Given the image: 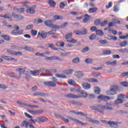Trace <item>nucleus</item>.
<instances>
[{
  "label": "nucleus",
  "instance_id": "21",
  "mask_svg": "<svg viewBox=\"0 0 128 128\" xmlns=\"http://www.w3.org/2000/svg\"><path fill=\"white\" fill-rule=\"evenodd\" d=\"M116 62H118L116 60H114L112 62L110 61H108L106 63V66H116Z\"/></svg>",
  "mask_w": 128,
  "mask_h": 128
},
{
  "label": "nucleus",
  "instance_id": "4",
  "mask_svg": "<svg viewBox=\"0 0 128 128\" xmlns=\"http://www.w3.org/2000/svg\"><path fill=\"white\" fill-rule=\"evenodd\" d=\"M105 124H108L110 126V128H118V122H114V121H104Z\"/></svg>",
  "mask_w": 128,
  "mask_h": 128
},
{
  "label": "nucleus",
  "instance_id": "44",
  "mask_svg": "<svg viewBox=\"0 0 128 128\" xmlns=\"http://www.w3.org/2000/svg\"><path fill=\"white\" fill-rule=\"evenodd\" d=\"M27 106L31 108H38V106L36 105H30V104H27Z\"/></svg>",
  "mask_w": 128,
  "mask_h": 128
},
{
  "label": "nucleus",
  "instance_id": "56",
  "mask_svg": "<svg viewBox=\"0 0 128 128\" xmlns=\"http://www.w3.org/2000/svg\"><path fill=\"white\" fill-rule=\"evenodd\" d=\"M114 12H118L120 10V6H114Z\"/></svg>",
  "mask_w": 128,
  "mask_h": 128
},
{
  "label": "nucleus",
  "instance_id": "10",
  "mask_svg": "<svg viewBox=\"0 0 128 128\" xmlns=\"http://www.w3.org/2000/svg\"><path fill=\"white\" fill-rule=\"evenodd\" d=\"M21 50H24L26 52H34V49L30 46H24L21 47Z\"/></svg>",
  "mask_w": 128,
  "mask_h": 128
},
{
  "label": "nucleus",
  "instance_id": "52",
  "mask_svg": "<svg viewBox=\"0 0 128 128\" xmlns=\"http://www.w3.org/2000/svg\"><path fill=\"white\" fill-rule=\"evenodd\" d=\"M85 62L86 64H92V60L90 58H88L85 60Z\"/></svg>",
  "mask_w": 128,
  "mask_h": 128
},
{
  "label": "nucleus",
  "instance_id": "27",
  "mask_svg": "<svg viewBox=\"0 0 128 128\" xmlns=\"http://www.w3.org/2000/svg\"><path fill=\"white\" fill-rule=\"evenodd\" d=\"M70 103L72 104H74L75 106H82V103L74 100H72L70 102Z\"/></svg>",
  "mask_w": 128,
  "mask_h": 128
},
{
  "label": "nucleus",
  "instance_id": "33",
  "mask_svg": "<svg viewBox=\"0 0 128 128\" xmlns=\"http://www.w3.org/2000/svg\"><path fill=\"white\" fill-rule=\"evenodd\" d=\"M52 22V20H47L44 21V24L45 26H46L50 27V24Z\"/></svg>",
  "mask_w": 128,
  "mask_h": 128
},
{
  "label": "nucleus",
  "instance_id": "42",
  "mask_svg": "<svg viewBox=\"0 0 128 128\" xmlns=\"http://www.w3.org/2000/svg\"><path fill=\"white\" fill-rule=\"evenodd\" d=\"M98 10V8H90L89 9V12H96Z\"/></svg>",
  "mask_w": 128,
  "mask_h": 128
},
{
  "label": "nucleus",
  "instance_id": "46",
  "mask_svg": "<svg viewBox=\"0 0 128 128\" xmlns=\"http://www.w3.org/2000/svg\"><path fill=\"white\" fill-rule=\"evenodd\" d=\"M17 104H19V106H28V104L22 103V102L18 101Z\"/></svg>",
  "mask_w": 128,
  "mask_h": 128
},
{
  "label": "nucleus",
  "instance_id": "8",
  "mask_svg": "<svg viewBox=\"0 0 128 128\" xmlns=\"http://www.w3.org/2000/svg\"><path fill=\"white\" fill-rule=\"evenodd\" d=\"M46 120H48V118L42 116L38 117L36 119V122H38V124H42V122H46Z\"/></svg>",
  "mask_w": 128,
  "mask_h": 128
},
{
  "label": "nucleus",
  "instance_id": "49",
  "mask_svg": "<svg viewBox=\"0 0 128 128\" xmlns=\"http://www.w3.org/2000/svg\"><path fill=\"white\" fill-rule=\"evenodd\" d=\"M89 38L90 40H96V34H92L90 36Z\"/></svg>",
  "mask_w": 128,
  "mask_h": 128
},
{
  "label": "nucleus",
  "instance_id": "29",
  "mask_svg": "<svg viewBox=\"0 0 128 128\" xmlns=\"http://www.w3.org/2000/svg\"><path fill=\"white\" fill-rule=\"evenodd\" d=\"M96 34L98 36H102L104 34V32L100 30H96Z\"/></svg>",
  "mask_w": 128,
  "mask_h": 128
},
{
  "label": "nucleus",
  "instance_id": "31",
  "mask_svg": "<svg viewBox=\"0 0 128 128\" xmlns=\"http://www.w3.org/2000/svg\"><path fill=\"white\" fill-rule=\"evenodd\" d=\"M53 18H54V20H62V16H58V15H55V16H54Z\"/></svg>",
  "mask_w": 128,
  "mask_h": 128
},
{
  "label": "nucleus",
  "instance_id": "20",
  "mask_svg": "<svg viewBox=\"0 0 128 128\" xmlns=\"http://www.w3.org/2000/svg\"><path fill=\"white\" fill-rule=\"evenodd\" d=\"M2 58L6 60H14V62H16V59L10 56H2Z\"/></svg>",
  "mask_w": 128,
  "mask_h": 128
},
{
  "label": "nucleus",
  "instance_id": "23",
  "mask_svg": "<svg viewBox=\"0 0 128 128\" xmlns=\"http://www.w3.org/2000/svg\"><path fill=\"white\" fill-rule=\"evenodd\" d=\"M80 94H82V96H80L78 95V96H80V98H88V93H86V92L84 91V90H82L80 92Z\"/></svg>",
  "mask_w": 128,
  "mask_h": 128
},
{
  "label": "nucleus",
  "instance_id": "26",
  "mask_svg": "<svg viewBox=\"0 0 128 128\" xmlns=\"http://www.w3.org/2000/svg\"><path fill=\"white\" fill-rule=\"evenodd\" d=\"M72 32L68 33L66 36V40L68 42H70V40H72Z\"/></svg>",
  "mask_w": 128,
  "mask_h": 128
},
{
  "label": "nucleus",
  "instance_id": "24",
  "mask_svg": "<svg viewBox=\"0 0 128 128\" xmlns=\"http://www.w3.org/2000/svg\"><path fill=\"white\" fill-rule=\"evenodd\" d=\"M49 28L55 30H60V26L54 24L52 23H51V24H50Z\"/></svg>",
  "mask_w": 128,
  "mask_h": 128
},
{
  "label": "nucleus",
  "instance_id": "3",
  "mask_svg": "<svg viewBox=\"0 0 128 128\" xmlns=\"http://www.w3.org/2000/svg\"><path fill=\"white\" fill-rule=\"evenodd\" d=\"M118 90V87L116 86H112L110 87V91H107L106 94H108V96H112L114 94H112V92H116Z\"/></svg>",
  "mask_w": 128,
  "mask_h": 128
},
{
  "label": "nucleus",
  "instance_id": "58",
  "mask_svg": "<svg viewBox=\"0 0 128 128\" xmlns=\"http://www.w3.org/2000/svg\"><path fill=\"white\" fill-rule=\"evenodd\" d=\"M74 34H77L78 36H82V32L80 30H77L75 31Z\"/></svg>",
  "mask_w": 128,
  "mask_h": 128
},
{
  "label": "nucleus",
  "instance_id": "43",
  "mask_svg": "<svg viewBox=\"0 0 128 128\" xmlns=\"http://www.w3.org/2000/svg\"><path fill=\"white\" fill-rule=\"evenodd\" d=\"M68 84L70 86H74L76 84V82L72 80H68Z\"/></svg>",
  "mask_w": 128,
  "mask_h": 128
},
{
  "label": "nucleus",
  "instance_id": "17",
  "mask_svg": "<svg viewBox=\"0 0 128 128\" xmlns=\"http://www.w3.org/2000/svg\"><path fill=\"white\" fill-rule=\"evenodd\" d=\"M22 32H24L23 30H20L19 31H16V30H13L11 33L14 36H20V34H22Z\"/></svg>",
  "mask_w": 128,
  "mask_h": 128
},
{
  "label": "nucleus",
  "instance_id": "48",
  "mask_svg": "<svg viewBox=\"0 0 128 128\" xmlns=\"http://www.w3.org/2000/svg\"><path fill=\"white\" fill-rule=\"evenodd\" d=\"M24 8H21L18 9V14H22V12H24Z\"/></svg>",
  "mask_w": 128,
  "mask_h": 128
},
{
  "label": "nucleus",
  "instance_id": "54",
  "mask_svg": "<svg viewBox=\"0 0 128 128\" xmlns=\"http://www.w3.org/2000/svg\"><path fill=\"white\" fill-rule=\"evenodd\" d=\"M94 92H95V94H98L100 92V88H98V87H96L95 88Z\"/></svg>",
  "mask_w": 128,
  "mask_h": 128
},
{
  "label": "nucleus",
  "instance_id": "1",
  "mask_svg": "<svg viewBox=\"0 0 128 128\" xmlns=\"http://www.w3.org/2000/svg\"><path fill=\"white\" fill-rule=\"evenodd\" d=\"M90 108L94 110H98V112H100V114H104V110H99L98 108H102V110H114V108L112 106L102 104L98 105V107H96V106H91Z\"/></svg>",
  "mask_w": 128,
  "mask_h": 128
},
{
  "label": "nucleus",
  "instance_id": "47",
  "mask_svg": "<svg viewBox=\"0 0 128 128\" xmlns=\"http://www.w3.org/2000/svg\"><path fill=\"white\" fill-rule=\"evenodd\" d=\"M72 62L74 64H78V62H80V58H78V57L72 60Z\"/></svg>",
  "mask_w": 128,
  "mask_h": 128
},
{
  "label": "nucleus",
  "instance_id": "13",
  "mask_svg": "<svg viewBox=\"0 0 128 128\" xmlns=\"http://www.w3.org/2000/svg\"><path fill=\"white\" fill-rule=\"evenodd\" d=\"M46 60H62V59L60 57L56 56L47 57Z\"/></svg>",
  "mask_w": 128,
  "mask_h": 128
},
{
  "label": "nucleus",
  "instance_id": "22",
  "mask_svg": "<svg viewBox=\"0 0 128 128\" xmlns=\"http://www.w3.org/2000/svg\"><path fill=\"white\" fill-rule=\"evenodd\" d=\"M86 82H98V79L94 78H90L85 80Z\"/></svg>",
  "mask_w": 128,
  "mask_h": 128
},
{
  "label": "nucleus",
  "instance_id": "41",
  "mask_svg": "<svg viewBox=\"0 0 128 128\" xmlns=\"http://www.w3.org/2000/svg\"><path fill=\"white\" fill-rule=\"evenodd\" d=\"M120 84L122 86H124L125 88H128V82L126 81L121 82Z\"/></svg>",
  "mask_w": 128,
  "mask_h": 128
},
{
  "label": "nucleus",
  "instance_id": "5",
  "mask_svg": "<svg viewBox=\"0 0 128 128\" xmlns=\"http://www.w3.org/2000/svg\"><path fill=\"white\" fill-rule=\"evenodd\" d=\"M68 118H69L72 122H76V124H82V126H84L86 124H88V123H84L80 121L75 118H72V117L68 116L67 117Z\"/></svg>",
  "mask_w": 128,
  "mask_h": 128
},
{
  "label": "nucleus",
  "instance_id": "28",
  "mask_svg": "<svg viewBox=\"0 0 128 128\" xmlns=\"http://www.w3.org/2000/svg\"><path fill=\"white\" fill-rule=\"evenodd\" d=\"M48 4L52 8H54L56 4V3L52 0H49Z\"/></svg>",
  "mask_w": 128,
  "mask_h": 128
},
{
  "label": "nucleus",
  "instance_id": "59",
  "mask_svg": "<svg viewBox=\"0 0 128 128\" xmlns=\"http://www.w3.org/2000/svg\"><path fill=\"white\" fill-rule=\"evenodd\" d=\"M8 76H9L10 78H16V76L14 73V72H10V73H9V74Z\"/></svg>",
  "mask_w": 128,
  "mask_h": 128
},
{
  "label": "nucleus",
  "instance_id": "18",
  "mask_svg": "<svg viewBox=\"0 0 128 128\" xmlns=\"http://www.w3.org/2000/svg\"><path fill=\"white\" fill-rule=\"evenodd\" d=\"M42 69H40V70H35L34 71H30V74H32V76H38L40 74V72H42Z\"/></svg>",
  "mask_w": 128,
  "mask_h": 128
},
{
  "label": "nucleus",
  "instance_id": "36",
  "mask_svg": "<svg viewBox=\"0 0 128 128\" xmlns=\"http://www.w3.org/2000/svg\"><path fill=\"white\" fill-rule=\"evenodd\" d=\"M18 72H19L20 74H22L25 72L26 69L24 68H18L16 69Z\"/></svg>",
  "mask_w": 128,
  "mask_h": 128
},
{
  "label": "nucleus",
  "instance_id": "51",
  "mask_svg": "<svg viewBox=\"0 0 128 128\" xmlns=\"http://www.w3.org/2000/svg\"><path fill=\"white\" fill-rule=\"evenodd\" d=\"M99 42L102 44H108V42L106 40H100Z\"/></svg>",
  "mask_w": 128,
  "mask_h": 128
},
{
  "label": "nucleus",
  "instance_id": "32",
  "mask_svg": "<svg viewBox=\"0 0 128 128\" xmlns=\"http://www.w3.org/2000/svg\"><path fill=\"white\" fill-rule=\"evenodd\" d=\"M90 20V16H88V14H86L85 15V18L83 20V22L85 23L88 22Z\"/></svg>",
  "mask_w": 128,
  "mask_h": 128
},
{
  "label": "nucleus",
  "instance_id": "6",
  "mask_svg": "<svg viewBox=\"0 0 128 128\" xmlns=\"http://www.w3.org/2000/svg\"><path fill=\"white\" fill-rule=\"evenodd\" d=\"M44 84L46 86H50V88H56V83L52 81L44 82Z\"/></svg>",
  "mask_w": 128,
  "mask_h": 128
},
{
  "label": "nucleus",
  "instance_id": "2",
  "mask_svg": "<svg viewBox=\"0 0 128 128\" xmlns=\"http://www.w3.org/2000/svg\"><path fill=\"white\" fill-rule=\"evenodd\" d=\"M126 95L124 94H120L118 96V98L114 102L115 104H122L124 102V100L127 98Z\"/></svg>",
  "mask_w": 128,
  "mask_h": 128
},
{
  "label": "nucleus",
  "instance_id": "19",
  "mask_svg": "<svg viewBox=\"0 0 128 128\" xmlns=\"http://www.w3.org/2000/svg\"><path fill=\"white\" fill-rule=\"evenodd\" d=\"M82 86L84 90H90V84L88 82H84L82 84Z\"/></svg>",
  "mask_w": 128,
  "mask_h": 128
},
{
  "label": "nucleus",
  "instance_id": "39",
  "mask_svg": "<svg viewBox=\"0 0 128 128\" xmlns=\"http://www.w3.org/2000/svg\"><path fill=\"white\" fill-rule=\"evenodd\" d=\"M44 111L42 110H34V114H42Z\"/></svg>",
  "mask_w": 128,
  "mask_h": 128
},
{
  "label": "nucleus",
  "instance_id": "12",
  "mask_svg": "<svg viewBox=\"0 0 128 128\" xmlns=\"http://www.w3.org/2000/svg\"><path fill=\"white\" fill-rule=\"evenodd\" d=\"M12 16L14 18H16L18 20H24V16L20 14H17L14 12H12Z\"/></svg>",
  "mask_w": 128,
  "mask_h": 128
},
{
  "label": "nucleus",
  "instance_id": "25",
  "mask_svg": "<svg viewBox=\"0 0 128 128\" xmlns=\"http://www.w3.org/2000/svg\"><path fill=\"white\" fill-rule=\"evenodd\" d=\"M86 118L88 120L89 122H91L92 124H100V121L98 120H94L90 118Z\"/></svg>",
  "mask_w": 128,
  "mask_h": 128
},
{
  "label": "nucleus",
  "instance_id": "37",
  "mask_svg": "<svg viewBox=\"0 0 128 128\" xmlns=\"http://www.w3.org/2000/svg\"><path fill=\"white\" fill-rule=\"evenodd\" d=\"M1 36L4 38V40H6L7 42L10 40V36H8L7 35L2 34Z\"/></svg>",
  "mask_w": 128,
  "mask_h": 128
},
{
  "label": "nucleus",
  "instance_id": "63",
  "mask_svg": "<svg viewBox=\"0 0 128 128\" xmlns=\"http://www.w3.org/2000/svg\"><path fill=\"white\" fill-rule=\"evenodd\" d=\"M119 52H128V49L126 48H123V49H120L119 50Z\"/></svg>",
  "mask_w": 128,
  "mask_h": 128
},
{
  "label": "nucleus",
  "instance_id": "34",
  "mask_svg": "<svg viewBox=\"0 0 128 128\" xmlns=\"http://www.w3.org/2000/svg\"><path fill=\"white\" fill-rule=\"evenodd\" d=\"M48 34L47 32H42L41 34L38 32V36H40L41 38H46V36Z\"/></svg>",
  "mask_w": 128,
  "mask_h": 128
},
{
  "label": "nucleus",
  "instance_id": "50",
  "mask_svg": "<svg viewBox=\"0 0 128 128\" xmlns=\"http://www.w3.org/2000/svg\"><path fill=\"white\" fill-rule=\"evenodd\" d=\"M36 34H38V31L34 30H31V34L33 36H36Z\"/></svg>",
  "mask_w": 128,
  "mask_h": 128
},
{
  "label": "nucleus",
  "instance_id": "57",
  "mask_svg": "<svg viewBox=\"0 0 128 128\" xmlns=\"http://www.w3.org/2000/svg\"><path fill=\"white\" fill-rule=\"evenodd\" d=\"M68 23L66 22L64 23V24L59 26V29L60 28H66V26H68Z\"/></svg>",
  "mask_w": 128,
  "mask_h": 128
},
{
  "label": "nucleus",
  "instance_id": "9",
  "mask_svg": "<svg viewBox=\"0 0 128 128\" xmlns=\"http://www.w3.org/2000/svg\"><path fill=\"white\" fill-rule=\"evenodd\" d=\"M32 96H44V97H46V96H50V94H48V93H42V92H36L34 94H32Z\"/></svg>",
  "mask_w": 128,
  "mask_h": 128
},
{
  "label": "nucleus",
  "instance_id": "38",
  "mask_svg": "<svg viewBox=\"0 0 128 128\" xmlns=\"http://www.w3.org/2000/svg\"><path fill=\"white\" fill-rule=\"evenodd\" d=\"M56 78H66V75H64L62 74H56Z\"/></svg>",
  "mask_w": 128,
  "mask_h": 128
},
{
  "label": "nucleus",
  "instance_id": "55",
  "mask_svg": "<svg viewBox=\"0 0 128 128\" xmlns=\"http://www.w3.org/2000/svg\"><path fill=\"white\" fill-rule=\"evenodd\" d=\"M74 70H66V73L67 74H72Z\"/></svg>",
  "mask_w": 128,
  "mask_h": 128
},
{
  "label": "nucleus",
  "instance_id": "40",
  "mask_svg": "<svg viewBox=\"0 0 128 128\" xmlns=\"http://www.w3.org/2000/svg\"><path fill=\"white\" fill-rule=\"evenodd\" d=\"M0 18H10V14L7 13L6 14L4 15L0 16Z\"/></svg>",
  "mask_w": 128,
  "mask_h": 128
},
{
  "label": "nucleus",
  "instance_id": "14",
  "mask_svg": "<svg viewBox=\"0 0 128 128\" xmlns=\"http://www.w3.org/2000/svg\"><path fill=\"white\" fill-rule=\"evenodd\" d=\"M98 100H101L103 102H108V98H110V96H106L103 95H100L98 97Z\"/></svg>",
  "mask_w": 128,
  "mask_h": 128
},
{
  "label": "nucleus",
  "instance_id": "64",
  "mask_svg": "<svg viewBox=\"0 0 128 128\" xmlns=\"http://www.w3.org/2000/svg\"><path fill=\"white\" fill-rule=\"evenodd\" d=\"M82 34L83 36H86V34H88V30H86V29H83L82 30Z\"/></svg>",
  "mask_w": 128,
  "mask_h": 128
},
{
  "label": "nucleus",
  "instance_id": "35",
  "mask_svg": "<svg viewBox=\"0 0 128 128\" xmlns=\"http://www.w3.org/2000/svg\"><path fill=\"white\" fill-rule=\"evenodd\" d=\"M33 28H34V24H30L26 26L25 28V30H32Z\"/></svg>",
  "mask_w": 128,
  "mask_h": 128
},
{
  "label": "nucleus",
  "instance_id": "11",
  "mask_svg": "<svg viewBox=\"0 0 128 128\" xmlns=\"http://www.w3.org/2000/svg\"><path fill=\"white\" fill-rule=\"evenodd\" d=\"M34 8H36V6H32V7H28V10H26V12L30 14H34L36 12V11Z\"/></svg>",
  "mask_w": 128,
  "mask_h": 128
},
{
  "label": "nucleus",
  "instance_id": "45",
  "mask_svg": "<svg viewBox=\"0 0 128 128\" xmlns=\"http://www.w3.org/2000/svg\"><path fill=\"white\" fill-rule=\"evenodd\" d=\"M126 44H128V42H126V41H123L120 44V46L122 48L124 46H126Z\"/></svg>",
  "mask_w": 128,
  "mask_h": 128
},
{
  "label": "nucleus",
  "instance_id": "7",
  "mask_svg": "<svg viewBox=\"0 0 128 128\" xmlns=\"http://www.w3.org/2000/svg\"><path fill=\"white\" fill-rule=\"evenodd\" d=\"M7 52L8 54L13 56H22V53L20 51L16 52L12 50H7Z\"/></svg>",
  "mask_w": 128,
  "mask_h": 128
},
{
  "label": "nucleus",
  "instance_id": "61",
  "mask_svg": "<svg viewBox=\"0 0 128 128\" xmlns=\"http://www.w3.org/2000/svg\"><path fill=\"white\" fill-rule=\"evenodd\" d=\"M35 22H36V24H42V20L40 18L36 19Z\"/></svg>",
  "mask_w": 128,
  "mask_h": 128
},
{
  "label": "nucleus",
  "instance_id": "30",
  "mask_svg": "<svg viewBox=\"0 0 128 128\" xmlns=\"http://www.w3.org/2000/svg\"><path fill=\"white\" fill-rule=\"evenodd\" d=\"M65 44L64 42L60 41L58 42H57L56 44V46H61V48H64L65 46Z\"/></svg>",
  "mask_w": 128,
  "mask_h": 128
},
{
  "label": "nucleus",
  "instance_id": "62",
  "mask_svg": "<svg viewBox=\"0 0 128 128\" xmlns=\"http://www.w3.org/2000/svg\"><path fill=\"white\" fill-rule=\"evenodd\" d=\"M104 54H112V52H110V50H106L105 51H104Z\"/></svg>",
  "mask_w": 128,
  "mask_h": 128
},
{
  "label": "nucleus",
  "instance_id": "53",
  "mask_svg": "<svg viewBox=\"0 0 128 128\" xmlns=\"http://www.w3.org/2000/svg\"><path fill=\"white\" fill-rule=\"evenodd\" d=\"M120 40H128V35L122 36L119 37Z\"/></svg>",
  "mask_w": 128,
  "mask_h": 128
},
{
  "label": "nucleus",
  "instance_id": "15",
  "mask_svg": "<svg viewBox=\"0 0 128 128\" xmlns=\"http://www.w3.org/2000/svg\"><path fill=\"white\" fill-rule=\"evenodd\" d=\"M66 98H80V96L72 94H68L64 95Z\"/></svg>",
  "mask_w": 128,
  "mask_h": 128
},
{
  "label": "nucleus",
  "instance_id": "16",
  "mask_svg": "<svg viewBox=\"0 0 128 128\" xmlns=\"http://www.w3.org/2000/svg\"><path fill=\"white\" fill-rule=\"evenodd\" d=\"M75 76L78 78H80L84 76V74L82 71H76L75 72Z\"/></svg>",
  "mask_w": 128,
  "mask_h": 128
},
{
  "label": "nucleus",
  "instance_id": "60",
  "mask_svg": "<svg viewBox=\"0 0 128 128\" xmlns=\"http://www.w3.org/2000/svg\"><path fill=\"white\" fill-rule=\"evenodd\" d=\"M108 20H104L103 22H102L100 24V26H106V24H108Z\"/></svg>",
  "mask_w": 128,
  "mask_h": 128
}]
</instances>
